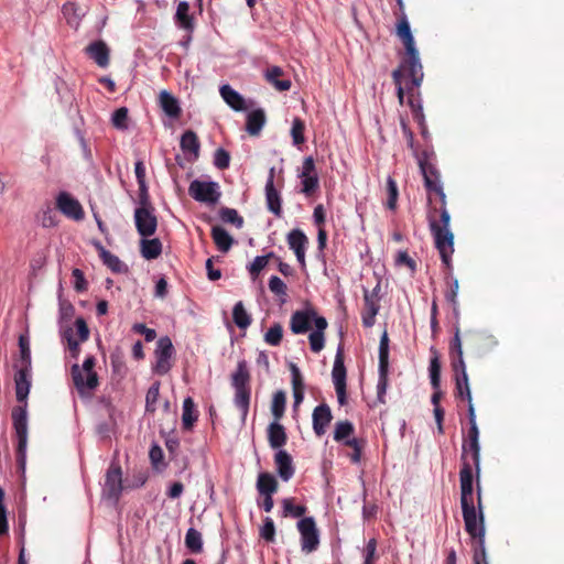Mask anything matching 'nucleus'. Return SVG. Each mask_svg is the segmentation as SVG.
<instances>
[{
  "mask_svg": "<svg viewBox=\"0 0 564 564\" xmlns=\"http://www.w3.org/2000/svg\"><path fill=\"white\" fill-rule=\"evenodd\" d=\"M397 35L400 37L405 48V53L401 58L399 67L392 72V79L397 88L398 100L400 105H403L406 93L409 95L408 105L412 110L413 118L420 124H423V109L414 98V91L421 86L424 73L408 18L404 14L398 21Z\"/></svg>",
  "mask_w": 564,
  "mask_h": 564,
  "instance_id": "f257e3e1",
  "label": "nucleus"
},
{
  "mask_svg": "<svg viewBox=\"0 0 564 564\" xmlns=\"http://www.w3.org/2000/svg\"><path fill=\"white\" fill-rule=\"evenodd\" d=\"M474 471L470 466L465 463L459 470L460 485V506L465 522V530L470 538L476 541L485 539V523L481 502V489L479 485V476L477 480V509L474 502Z\"/></svg>",
  "mask_w": 564,
  "mask_h": 564,
  "instance_id": "f03ea898",
  "label": "nucleus"
},
{
  "mask_svg": "<svg viewBox=\"0 0 564 564\" xmlns=\"http://www.w3.org/2000/svg\"><path fill=\"white\" fill-rule=\"evenodd\" d=\"M446 205L447 200L444 198V203H440V208L432 206L427 212V219L442 262L449 269L454 252V234L449 229L451 215Z\"/></svg>",
  "mask_w": 564,
  "mask_h": 564,
  "instance_id": "7ed1b4c3",
  "label": "nucleus"
},
{
  "mask_svg": "<svg viewBox=\"0 0 564 564\" xmlns=\"http://www.w3.org/2000/svg\"><path fill=\"white\" fill-rule=\"evenodd\" d=\"M416 160L423 176L429 204H432L434 195L440 203H444L446 194L441 180V172L434 163L435 153L432 150H423L421 153H416Z\"/></svg>",
  "mask_w": 564,
  "mask_h": 564,
  "instance_id": "20e7f679",
  "label": "nucleus"
},
{
  "mask_svg": "<svg viewBox=\"0 0 564 564\" xmlns=\"http://www.w3.org/2000/svg\"><path fill=\"white\" fill-rule=\"evenodd\" d=\"M251 375L245 359L239 360L231 375V387L235 390L234 403L241 413L242 423L246 422L251 400Z\"/></svg>",
  "mask_w": 564,
  "mask_h": 564,
  "instance_id": "39448f33",
  "label": "nucleus"
},
{
  "mask_svg": "<svg viewBox=\"0 0 564 564\" xmlns=\"http://www.w3.org/2000/svg\"><path fill=\"white\" fill-rule=\"evenodd\" d=\"M469 430L467 437L463 441L462 445V465L467 463L470 468H475L476 476L480 473V446H479V430L476 422V412L474 404L468 409Z\"/></svg>",
  "mask_w": 564,
  "mask_h": 564,
  "instance_id": "423d86ee",
  "label": "nucleus"
},
{
  "mask_svg": "<svg viewBox=\"0 0 564 564\" xmlns=\"http://www.w3.org/2000/svg\"><path fill=\"white\" fill-rule=\"evenodd\" d=\"M96 359L94 356H88L84 360L82 368L74 364L70 368L73 383L80 395L87 391H93L99 386L97 372L94 370Z\"/></svg>",
  "mask_w": 564,
  "mask_h": 564,
  "instance_id": "0eeeda50",
  "label": "nucleus"
},
{
  "mask_svg": "<svg viewBox=\"0 0 564 564\" xmlns=\"http://www.w3.org/2000/svg\"><path fill=\"white\" fill-rule=\"evenodd\" d=\"M188 195L196 202L215 205L218 203L221 193L217 182L194 180L188 186Z\"/></svg>",
  "mask_w": 564,
  "mask_h": 564,
  "instance_id": "6e6552de",
  "label": "nucleus"
},
{
  "mask_svg": "<svg viewBox=\"0 0 564 564\" xmlns=\"http://www.w3.org/2000/svg\"><path fill=\"white\" fill-rule=\"evenodd\" d=\"M301 535V549L304 553L310 554L317 550L319 545V533L313 517L302 518L297 524Z\"/></svg>",
  "mask_w": 564,
  "mask_h": 564,
  "instance_id": "1a4fd4ad",
  "label": "nucleus"
},
{
  "mask_svg": "<svg viewBox=\"0 0 564 564\" xmlns=\"http://www.w3.org/2000/svg\"><path fill=\"white\" fill-rule=\"evenodd\" d=\"M173 354L174 347L170 337H161L156 343V349L154 351L155 365L153 371L160 376L166 375L172 367L171 358Z\"/></svg>",
  "mask_w": 564,
  "mask_h": 564,
  "instance_id": "9d476101",
  "label": "nucleus"
},
{
  "mask_svg": "<svg viewBox=\"0 0 564 564\" xmlns=\"http://www.w3.org/2000/svg\"><path fill=\"white\" fill-rule=\"evenodd\" d=\"M122 489L121 467L118 464L112 463L106 473L102 494L107 499L117 502L121 496Z\"/></svg>",
  "mask_w": 564,
  "mask_h": 564,
  "instance_id": "9b49d317",
  "label": "nucleus"
},
{
  "mask_svg": "<svg viewBox=\"0 0 564 564\" xmlns=\"http://www.w3.org/2000/svg\"><path fill=\"white\" fill-rule=\"evenodd\" d=\"M154 207H137L134 210V223L137 231L142 237H151L158 228V218Z\"/></svg>",
  "mask_w": 564,
  "mask_h": 564,
  "instance_id": "f8f14e48",
  "label": "nucleus"
},
{
  "mask_svg": "<svg viewBox=\"0 0 564 564\" xmlns=\"http://www.w3.org/2000/svg\"><path fill=\"white\" fill-rule=\"evenodd\" d=\"M332 377L338 399V403L344 405L347 400L346 394V367L344 364L343 350L339 348L335 356V361L332 370Z\"/></svg>",
  "mask_w": 564,
  "mask_h": 564,
  "instance_id": "ddd939ff",
  "label": "nucleus"
},
{
  "mask_svg": "<svg viewBox=\"0 0 564 564\" xmlns=\"http://www.w3.org/2000/svg\"><path fill=\"white\" fill-rule=\"evenodd\" d=\"M56 208L67 218L80 221L85 217L82 204L67 192L56 196Z\"/></svg>",
  "mask_w": 564,
  "mask_h": 564,
  "instance_id": "4468645a",
  "label": "nucleus"
},
{
  "mask_svg": "<svg viewBox=\"0 0 564 564\" xmlns=\"http://www.w3.org/2000/svg\"><path fill=\"white\" fill-rule=\"evenodd\" d=\"M319 317L313 307L297 310L291 315L290 329L295 335L305 334L312 328V323L315 324V319Z\"/></svg>",
  "mask_w": 564,
  "mask_h": 564,
  "instance_id": "2eb2a0df",
  "label": "nucleus"
},
{
  "mask_svg": "<svg viewBox=\"0 0 564 564\" xmlns=\"http://www.w3.org/2000/svg\"><path fill=\"white\" fill-rule=\"evenodd\" d=\"M13 425L18 436V448L17 452L21 457H24L26 441H28V425H26V412L20 408L12 413Z\"/></svg>",
  "mask_w": 564,
  "mask_h": 564,
  "instance_id": "dca6fc26",
  "label": "nucleus"
},
{
  "mask_svg": "<svg viewBox=\"0 0 564 564\" xmlns=\"http://www.w3.org/2000/svg\"><path fill=\"white\" fill-rule=\"evenodd\" d=\"M86 55L93 59L99 67L106 68L110 63V50L102 41H94L85 47Z\"/></svg>",
  "mask_w": 564,
  "mask_h": 564,
  "instance_id": "f3484780",
  "label": "nucleus"
},
{
  "mask_svg": "<svg viewBox=\"0 0 564 564\" xmlns=\"http://www.w3.org/2000/svg\"><path fill=\"white\" fill-rule=\"evenodd\" d=\"M288 243L290 249L294 251L299 263L304 269L306 267L305 249L308 243L307 237L302 230L293 229L288 235Z\"/></svg>",
  "mask_w": 564,
  "mask_h": 564,
  "instance_id": "a211bd4d",
  "label": "nucleus"
},
{
  "mask_svg": "<svg viewBox=\"0 0 564 564\" xmlns=\"http://www.w3.org/2000/svg\"><path fill=\"white\" fill-rule=\"evenodd\" d=\"M377 289H379V285L372 291V293H369L367 290L365 291V308L362 312V324L365 327L373 326L376 316L380 308Z\"/></svg>",
  "mask_w": 564,
  "mask_h": 564,
  "instance_id": "6ab92c4d",
  "label": "nucleus"
},
{
  "mask_svg": "<svg viewBox=\"0 0 564 564\" xmlns=\"http://www.w3.org/2000/svg\"><path fill=\"white\" fill-rule=\"evenodd\" d=\"M274 175L275 170L274 167H271L265 184V199L268 209L275 216L280 217L282 214L281 197L279 192L274 187Z\"/></svg>",
  "mask_w": 564,
  "mask_h": 564,
  "instance_id": "aec40b11",
  "label": "nucleus"
},
{
  "mask_svg": "<svg viewBox=\"0 0 564 564\" xmlns=\"http://www.w3.org/2000/svg\"><path fill=\"white\" fill-rule=\"evenodd\" d=\"M219 94L224 101L235 111H246L253 104L250 102V105H248L242 95L227 84L220 87Z\"/></svg>",
  "mask_w": 564,
  "mask_h": 564,
  "instance_id": "412c9836",
  "label": "nucleus"
},
{
  "mask_svg": "<svg viewBox=\"0 0 564 564\" xmlns=\"http://www.w3.org/2000/svg\"><path fill=\"white\" fill-rule=\"evenodd\" d=\"M313 430L317 436L326 433V427L330 423L333 415L330 408L326 403L317 405L313 411Z\"/></svg>",
  "mask_w": 564,
  "mask_h": 564,
  "instance_id": "4be33fe9",
  "label": "nucleus"
},
{
  "mask_svg": "<svg viewBox=\"0 0 564 564\" xmlns=\"http://www.w3.org/2000/svg\"><path fill=\"white\" fill-rule=\"evenodd\" d=\"M274 464L276 473L283 481H289L295 473L292 456L283 449H280L274 455Z\"/></svg>",
  "mask_w": 564,
  "mask_h": 564,
  "instance_id": "5701e85b",
  "label": "nucleus"
},
{
  "mask_svg": "<svg viewBox=\"0 0 564 564\" xmlns=\"http://www.w3.org/2000/svg\"><path fill=\"white\" fill-rule=\"evenodd\" d=\"M267 122L265 111L262 108L251 110L246 118V131L251 137L260 135Z\"/></svg>",
  "mask_w": 564,
  "mask_h": 564,
  "instance_id": "b1692460",
  "label": "nucleus"
},
{
  "mask_svg": "<svg viewBox=\"0 0 564 564\" xmlns=\"http://www.w3.org/2000/svg\"><path fill=\"white\" fill-rule=\"evenodd\" d=\"M14 383L18 402H26L31 388V370L17 369Z\"/></svg>",
  "mask_w": 564,
  "mask_h": 564,
  "instance_id": "393cba45",
  "label": "nucleus"
},
{
  "mask_svg": "<svg viewBox=\"0 0 564 564\" xmlns=\"http://www.w3.org/2000/svg\"><path fill=\"white\" fill-rule=\"evenodd\" d=\"M284 72L279 66L268 67L264 73L265 80L272 85L278 91H286L291 88L292 83L289 78H281Z\"/></svg>",
  "mask_w": 564,
  "mask_h": 564,
  "instance_id": "a878e982",
  "label": "nucleus"
},
{
  "mask_svg": "<svg viewBox=\"0 0 564 564\" xmlns=\"http://www.w3.org/2000/svg\"><path fill=\"white\" fill-rule=\"evenodd\" d=\"M328 323L325 317H319L315 319V330L312 332L308 336L311 350L314 352H319L325 346V337L324 332L327 328Z\"/></svg>",
  "mask_w": 564,
  "mask_h": 564,
  "instance_id": "bb28decb",
  "label": "nucleus"
},
{
  "mask_svg": "<svg viewBox=\"0 0 564 564\" xmlns=\"http://www.w3.org/2000/svg\"><path fill=\"white\" fill-rule=\"evenodd\" d=\"M19 357L15 359L13 367L15 369L32 370L30 340L26 335L19 337Z\"/></svg>",
  "mask_w": 564,
  "mask_h": 564,
  "instance_id": "cd10ccee",
  "label": "nucleus"
},
{
  "mask_svg": "<svg viewBox=\"0 0 564 564\" xmlns=\"http://www.w3.org/2000/svg\"><path fill=\"white\" fill-rule=\"evenodd\" d=\"M159 104L167 117L176 119L181 116L182 110L178 100L167 90L160 93Z\"/></svg>",
  "mask_w": 564,
  "mask_h": 564,
  "instance_id": "c85d7f7f",
  "label": "nucleus"
},
{
  "mask_svg": "<svg viewBox=\"0 0 564 564\" xmlns=\"http://www.w3.org/2000/svg\"><path fill=\"white\" fill-rule=\"evenodd\" d=\"M268 441L272 448H281L286 444L288 436L285 433V429L282 424L275 422H272L268 426Z\"/></svg>",
  "mask_w": 564,
  "mask_h": 564,
  "instance_id": "c756f323",
  "label": "nucleus"
},
{
  "mask_svg": "<svg viewBox=\"0 0 564 564\" xmlns=\"http://www.w3.org/2000/svg\"><path fill=\"white\" fill-rule=\"evenodd\" d=\"M212 238L217 249L221 252H228L234 243V238L221 226H214L212 228Z\"/></svg>",
  "mask_w": 564,
  "mask_h": 564,
  "instance_id": "7c9ffc66",
  "label": "nucleus"
},
{
  "mask_svg": "<svg viewBox=\"0 0 564 564\" xmlns=\"http://www.w3.org/2000/svg\"><path fill=\"white\" fill-rule=\"evenodd\" d=\"M256 487L259 495H274L279 489V482L272 474L264 471L258 475Z\"/></svg>",
  "mask_w": 564,
  "mask_h": 564,
  "instance_id": "2f4dec72",
  "label": "nucleus"
},
{
  "mask_svg": "<svg viewBox=\"0 0 564 564\" xmlns=\"http://www.w3.org/2000/svg\"><path fill=\"white\" fill-rule=\"evenodd\" d=\"M141 256L147 260H153L162 253V242L158 238L142 239L140 241Z\"/></svg>",
  "mask_w": 564,
  "mask_h": 564,
  "instance_id": "473e14b6",
  "label": "nucleus"
},
{
  "mask_svg": "<svg viewBox=\"0 0 564 564\" xmlns=\"http://www.w3.org/2000/svg\"><path fill=\"white\" fill-rule=\"evenodd\" d=\"M197 411L195 403L191 397L186 398L183 402L182 425L186 431H191L197 421Z\"/></svg>",
  "mask_w": 564,
  "mask_h": 564,
  "instance_id": "72a5a7b5",
  "label": "nucleus"
},
{
  "mask_svg": "<svg viewBox=\"0 0 564 564\" xmlns=\"http://www.w3.org/2000/svg\"><path fill=\"white\" fill-rule=\"evenodd\" d=\"M180 145L184 152H189L194 154L195 159L198 158L200 142L198 140L197 134L194 131L186 130L181 137Z\"/></svg>",
  "mask_w": 564,
  "mask_h": 564,
  "instance_id": "f704fd0d",
  "label": "nucleus"
},
{
  "mask_svg": "<svg viewBox=\"0 0 564 564\" xmlns=\"http://www.w3.org/2000/svg\"><path fill=\"white\" fill-rule=\"evenodd\" d=\"M62 12L72 28H77L85 11L74 2H67L63 6Z\"/></svg>",
  "mask_w": 564,
  "mask_h": 564,
  "instance_id": "c9c22d12",
  "label": "nucleus"
},
{
  "mask_svg": "<svg viewBox=\"0 0 564 564\" xmlns=\"http://www.w3.org/2000/svg\"><path fill=\"white\" fill-rule=\"evenodd\" d=\"M232 321L240 329H246L251 325V315L246 311L241 301L237 302L232 308Z\"/></svg>",
  "mask_w": 564,
  "mask_h": 564,
  "instance_id": "e433bc0d",
  "label": "nucleus"
},
{
  "mask_svg": "<svg viewBox=\"0 0 564 564\" xmlns=\"http://www.w3.org/2000/svg\"><path fill=\"white\" fill-rule=\"evenodd\" d=\"M175 20L178 25L185 30H192L194 28L193 17L189 14V4L186 1L178 3Z\"/></svg>",
  "mask_w": 564,
  "mask_h": 564,
  "instance_id": "4c0bfd02",
  "label": "nucleus"
},
{
  "mask_svg": "<svg viewBox=\"0 0 564 564\" xmlns=\"http://www.w3.org/2000/svg\"><path fill=\"white\" fill-rule=\"evenodd\" d=\"M455 395L459 399H466L468 401V408L473 404L467 373H464V376H455Z\"/></svg>",
  "mask_w": 564,
  "mask_h": 564,
  "instance_id": "58836bf2",
  "label": "nucleus"
},
{
  "mask_svg": "<svg viewBox=\"0 0 564 564\" xmlns=\"http://www.w3.org/2000/svg\"><path fill=\"white\" fill-rule=\"evenodd\" d=\"M282 517L283 518H301L307 511V508L303 505H295L294 498H285L282 500Z\"/></svg>",
  "mask_w": 564,
  "mask_h": 564,
  "instance_id": "ea45409f",
  "label": "nucleus"
},
{
  "mask_svg": "<svg viewBox=\"0 0 564 564\" xmlns=\"http://www.w3.org/2000/svg\"><path fill=\"white\" fill-rule=\"evenodd\" d=\"M431 351L433 354L429 368L431 386L433 389H438L441 388V362L436 349L432 348Z\"/></svg>",
  "mask_w": 564,
  "mask_h": 564,
  "instance_id": "a19ab883",
  "label": "nucleus"
},
{
  "mask_svg": "<svg viewBox=\"0 0 564 564\" xmlns=\"http://www.w3.org/2000/svg\"><path fill=\"white\" fill-rule=\"evenodd\" d=\"M355 427L354 424L348 421H338L335 424V431H334V440L336 442H344L346 440H350V436L354 434Z\"/></svg>",
  "mask_w": 564,
  "mask_h": 564,
  "instance_id": "79ce46f5",
  "label": "nucleus"
},
{
  "mask_svg": "<svg viewBox=\"0 0 564 564\" xmlns=\"http://www.w3.org/2000/svg\"><path fill=\"white\" fill-rule=\"evenodd\" d=\"M185 545L192 553H200L203 550L200 532L194 528H189L185 535Z\"/></svg>",
  "mask_w": 564,
  "mask_h": 564,
  "instance_id": "37998d69",
  "label": "nucleus"
},
{
  "mask_svg": "<svg viewBox=\"0 0 564 564\" xmlns=\"http://www.w3.org/2000/svg\"><path fill=\"white\" fill-rule=\"evenodd\" d=\"M160 387H161L160 381H155L148 389V392L145 395V411L148 413H154L156 410V402L160 397Z\"/></svg>",
  "mask_w": 564,
  "mask_h": 564,
  "instance_id": "c03bdc74",
  "label": "nucleus"
},
{
  "mask_svg": "<svg viewBox=\"0 0 564 564\" xmlns=\"http://www.w3.org/2000/svg\"><path fill=\"white\" fill-rule=\"evenodd\" d=\"M100 258L104 264L115 273H121L127 270L124 263L108 250H102V256Z\"/></svg>",
  "mask_w": 564,
  "mask_h": 564,
  "instance_id": "a18cd8bd",
  "label": "nucleus"
},
{
  "mask_svg": "<svg viewBox=\"0 0 564 564\" xmlns=\"http://www.w3.org/2000/svg\"><path fill=\"white\" fill-rule=\"evenodd\" d=\"M285 402H286V397L283 391L280 390L273 394L271 411H272V415L274 416V419L276 421H279L284 415Z\"/></svg>",
  "mask_w": 564,
  "mask_h": 564,
  "instance_id": "49530a36",
  "label": "nucleus"
},
{
  "mask_svg": "<svg viewBox=\"0 0 564 564\" xmlns=\"http://www.w3.org/2000/svg\"><path fill=\"white\" fill-rule=\"evenodd\" d=\"M345 445L352 448V453L349 454V458L354 464H358L361 460V453L366 445V441L362 438L351 437L345 441Z\"/></svg>",
  "mask_w": 564,
  "mask_h": 564,
  "instance_id": "de8ad7c7",
  "label": "nucleus"
},
{
  "mask_svg": "<svg viewBox=\"0 0 564 564\" xmlns=\"http://www.w3.org/2000/svg\"><path fill=\"white\" fill-rule=\"evenodd\" d=\"M283 338V327L280 323H274L264 334V341L270 346H279Z\"/></svg>",
  "mask_w": 564,
  "mask_h": 564,
  "instance_id": "09e8293b",
  "label": "nucleus"
},
{
  "mask_svg": "<svg viewBox=\"0 0 564 564\" xmlns=\"http://www.w3.org/2000/svg\"><path fill=\"white\" fill-rule=\"evenodd\" d=\"M473 563L474 564H489L487 558V551L485 539H478L473 544Z\"/></svg>",
  "mask_w": 564,
  "mask_h": 564,
  "instance_id": "8fccbe9b",
  "label": "nucleus"
},
{
  "mask_svg": "<svg viewBox=\"0 0 564 564\" xmlns=\"http://www.w3.org/2000/svg\"><path fill=\"white\" fill-rule=\"evenodd\" d=\"M305 123L301 118H294L292 121L291 137L294 145H301L305 142Z\"/></svg>",
  "mask_w": 564,
  "mask_h": 564,
  "instance_id": "3c124183",
  "label": "nucleus"
},
{
  "mask_svg": "<svg viewBox=\"0 0 564 564\" xmlns=\"http://www.w3.org/2000/svg\"><path fill=\"white\" fill-rule=\"evenodd\" d=\"M219 216L224 223L232 224L237 228L243 226V218L234 208L223 207L219 212Z\"/></svg>",
  "mask_w": 564,
  "mask_h": 564,
  "instance_id": "603ef678",
  "label": "nucleus"
},
{
  "mask_svg": "<svg viewBox=\"0 0 564 564\" xmlns=\"http://www.w3.org/2000/svg\"><path fill=\"white\" fill-rule=\"evenodd\" d=\"M387 193H388V200H387V207L391 210L395 209L398 196H399V189L397 182L392 176H389L387 178Z\"/></svg>",
  "mask_w": 564,
  "mask_h": 564,
  "instance_id": "864d4df0",
  "label": "nucleus"
},
{
  "mask_svg": "<svg viewBox=\"0 0 564 564\" xmlns=\"http://www.w3.org/2000/svg\"><path fill=\"white\" fill-rule=\"evenodd\" d=\"M274 256L273 252L268 253L267 256H258L249 265V272L253 279H256L259 273L268 265L269 259Z\"/></svg>",
  "mask_w": 564,
  "mask_h": 564,
  "instance_id": "5fc2aeb1",
  "label": "nucleus"
},
{
  "mask_svg": "<svg viewBox=\"0 0 564 564\" xmlns=\"http://www.w3.org/2000/svg\"><path fill=\"white\" fill-rule=\"evenodd\" d=\"M388 370L389 367L379 366V380L377 384V394L378 400L381 403H384V394L388 387Z\"/></svg>",
  "mask_w": 564,
  "mask_h": 564,
  "instance_id": "6e6d98bb",
  "label": "nucleus"
},
{
  "mask_svg": "<svg viewBox=\"0 0 564 564\" xmlns=\"http://www.w3.org/2000/svg\"><path fill=\"white\" fill-rule=\"evenodd\" d=\"M302 180V193L312 196L319 187L318 175L300 176Z\"/></svg>",
  "mask_w": 564,
  "mask_h": 564,
  "instance_id": "4d7b16f0",
  "label": "nucleus"
},
{
  "mask_svg": "<svg viewBox=\"0 0 564 564\" xmlns=\"http://www.w3.org/2000/svg\"><path fill=\"white\" fill-rule=\"evenodd\" d=\"M63 338L67 341L72 358L77 359L80 352V347L79 341L74 338L73 328L65 329L63 333Z\"/></svg>",
  "mask_w": 564,
  "mask_h": 564,
  "instance_id": "13d9d810",
  "label": "nucleus"
},
{
  "mask_svg": "<svg viewBox=\"0 0 564 564\" xmlns=\"http://www.w3.org/2000/svg\"><path fill=\"white\" fill-rule=\"evenodd\" d=\"M260 536L267 542H274L275 540V525L270 517L263 520V525L260 529Z\"/></svg>",
  "mask_w": 564,
  "mask_h": 564,
  "instance_id": "bf43d9fd",
  "label": "nucleus"
},
{
  "mask_svg": "<svg viewBox=\"0 0 564 564\" xmlns=\"http://www.w3.org/2000/svg\"><path fill=\"white\" fill-rule=\"evenodd\" d=\"M379 366L389 367V338L387 333H383L380 338Z\"/></svg>",
  "mask_w": 564,
  "mask_h": 564,
  "instance_id": "052dcab7",
  "label": "nucleus"
},
{
  "mask_svg": "<svg viewBox=\"0 0 564 564\" xmlns=\"http://www.w3.org/2000/svg\"><path fill=\"white\" fill-rule=\"evenodd\" d=\"M214 164L219 170L228 169L230 164V155L225 149H217L214 155Z\"/></svg>",
  "mask_w": 564,
  "mask_h": 564,
  "instance_id": "680f3d73",
  "label": "nucleus"
},
{
  "mask_svg": "<svg viewBox=\"0 0 564 564\" xmlns=\"http://www.w3.org/2000/svg\"><path fill=\"white\" fill-rule=\"evenodd\" d=\"M112 124L118 129L127 128L128 120V109L126 107H121L117 109L112 115Z\"/></svg>",
  "mask_w": 564,
  "mask_h": 564,
  "instance_id": "e2e57ef3",
  "label": "nucleus"
},
{
  "mask_svg": "<svg viewBox=\"0 0 564 564\" xmlns=\"http://www.w3.org/2000/svg\"><path fill=\"white\" fill-rule=\"evenodd\" d=\"M269 289L275 295H285L286 294L285 283L276 275H273L270 278Z\"/></svg>",
  "mask_w": 564,
  "mask_h": 564,
  "instance_id": "0e129e2a",
  "label": "nucleus"
},
{
  "mask_svg": "<svg viewBox=\"0 0 564 564\" xmlns=\"http://www.w3.org/2000/svg\"><path fill=\"white\" fill-rule=\"evenodd\" d=\"M132 330L137 334L143 335L147 341H152L156 337V332L152 328L147 327L142 323H137L132 326Z\"/></svg>",
  "mask_w": 564,
  "mask_h": 564,
  "instance_id": "69168bd1",
  "label": "nucleus"
},
{
  "mask_svg": "<svg viewBox=\"0 0 564 564\" xmlns=\"http://www.w3.org/2000/svg\"><path fill=\"white\" fill-rule=\"evenodd\" d=\"M72 275L74 278V289L77 292H84L87 290V281L85 279V275L82 270L74 269L72 272Z\"/></svg>",
  "mask_w": 564,
  "mask_h": 564,
  "instance_id": "338daca9",
  "label": "nucleus"
},
{
  "mask_svg": "<svg viewBox=\"0 0 564 564\" xmlns=\"http://www.w3.org/2000/svg\"><path fill=\"white\" fill-rule=\"evenodd\" d=\"M41 224L45 228L55 227L57 225L56 215L51 207H47L43 212L41 216Z\"/></svg>",
  "mask_w": 564,
  "mask_h": 564,
  "instance_id": "774afa93",
  "label": "nucleus"
}]
</instances>
